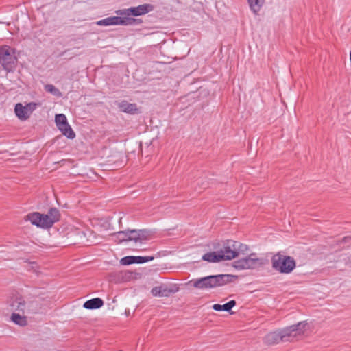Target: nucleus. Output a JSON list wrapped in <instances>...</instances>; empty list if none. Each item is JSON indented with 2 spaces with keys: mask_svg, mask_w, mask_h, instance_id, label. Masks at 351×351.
Listing matches in <instances>:
<instances>
[{
  "mask_svg": "<svg viewBox=\"0 0 351 351\" xmlns=\"http://www.w3.org/2000/svg\"><path fill=\"white\" fill-rule=\"evenodd\" d=\"M60 214L56 208H50L47 214L33 212L25 216V221H29L32 225L43 229L50 228L59 221Z\"/></svg>",
  "mask_w": 351,
  "mask_h": 351,
  "instance_id": "nucleus-1",
  "label": "nucleus"
},
{
  "mask_svg": "<svg viewBox=\"0 0 351 351\" xmlns=\"http://www.w3.org/2000/svg\"><path fill=\"white\" fill-rule=\"evenodd\" d=\"M237 278L232 274L210 275L200 278L193 279L190 281L193 287L199 289H213L223 286Z\"/></svg>",
  "mask_w": 351,
  "mask_h": 351,
  "instance_id": "nucleus-2",
  "label": "nucleus"
},
{
  "mask_svg": "<svg viewBox=\"0 0 351 351\" xmlns=\"http://www.w3.org/2000/svg\"><path fill=\"white\" fill-rule=\"evenodd\" d=\"M272 268L280 274H290L296 267V261L293 257L286 256L279 252L271 259Z\"/></svg>",
  "mask_w": 351,
  "mask_h": 351,
  "instance_id": "nucleus-3",
  "label": "nucleus"
},
{
  "mask_svg": "<svg viewBox=\"0 0 351 351\" xmlns=\"http://www.w3.org/2000/svg\"><path fill=\"white\" fill-rule=\"evenodd\" d=\"M15 49L8 46H0V64L7 73L13 72L17 65Z\"/></svg>",
  "mask_w": 351,
  "mask_h": 351,
  "instance_id": "nucleus-4",
  "label": "nucleus"
},
{
  "mask_svg": "<svg viewBox=\"0 0 351 351\" xmlns=\"http://www.w3.org/2000/svg\"><path fill=\"white\" fill-rule=\"evenodd\" d=\"M266 263L263 258H258L256 254L252 253L249 256L238 259L233 263V267L239 270L258 269Z\"/></svg>",
  "mask_w": 351,
  "mask_h": 351,
  "instance_id": "nucleus-5",
  "label": "nucleus"
},
{
  "mask_svg": "<svg viewBox=\"0 0 351 351\" xmlns=\"http://www.w3.org/2000/svg\"><path fill=\"white\" fill-rule=\"evenodd\" d=\"M246 249L245 245L235 241L227 240L223 243V247L219 252L221 256H223V261H230L237 257L240 251H244Z\"/></svg>",
  "mask_w": 351,
  "mask_h": 351,
  "instance_id": "nucleus-6",
  "label": "nucleus"
},
{
  "mask_svg": "<svg viewBox=\"0 0 351 351\" xmlns=\"http://www.w3.org/2000/svg\"><path fill=\"white\" fill-rule=\"evenodd\" d=\"M307 323L300 322L296 324L286 327L280 330L282 342L292 341L298 336L302 335L305 331Z\"/></svg>",
  "mask_w": 351,
  "mask_h": 351,
  "instance_id": "nucleus-7",
  "label": "nucleus"
},
{
  "mask_svg": "<svg viewBox=\"0 0 351 351\" xmlns=\"http://www.w3.org/2000/svg\"><path fill=\"white\" fill-rule=\"evenodd\" d=\"M124 12L127 16H110L97 21V24L105 26L113 25H129L132 23V19L130 18V16L132 15V8L127 9Z\"/></svg>",
  "mask_w": 351,
  "mask_h": 351,
  "instance_id": "nucleus-8",
  "label": "nucleus"
},
{
  "mask_svg": "<svg viewBox=\"0 0 351 351\" xmlns=\"http://www.w3.org/2000/svg\"><path fill=\"white\" fill-rule=\"evenodd\" d=\"M150 232L145 229H133V251H144L147 248L138 247V244L145 245L146 242L150 239Z\"/></svg>",
  "mask_w": 351,
  "mask_h": 351,
  "instance_id": "nucleus-9",
  "label": "nucleus"
},
{
  "mask_svg": "<svg viewBox=\"0 0 351 351\" xmlns=\"http://www.w3.org/2000/svg\"><path fill=\"white\" fill-rule=\"evenodd\" d=\"M7 303L11 309L15 313L25 314L26 301L24 298L18 293H12L7 300Z\"/></svg>",
  "mask_w": 351,
  "mask_h": 351,
  "instance_id": "nucleus-10",
  "label": "nucleus"
},
{
  "mask_svg": "<svg viewBox=\"0 0 351 351\" xmlns=\"http://www.w3.org/2000/svg\"><path fill=\"white\" fill-rule=\"evenodd\" d=\"M55 121L58 129L62 133L70 139L75 137V134L67 122L66 117L63 114H56Z\"/></svg>",
  "mask_w": 351,
  "mask_h": 351,
  "instance_id": "nucleus-11",
  "label": "nucleus"
},
{
  "mask_svg": "<svg viewBox=\"0 0 351 351\" xmlns=\"http://www.w3.org/2000/svg\"><path fill=\"white\" fill-rule=\"evenodd\" d=\"M179 288L176 286L168 287L167 285H162L156 286L151 290V293L154 297H169L171 294L178 292Z\"/></svg>",
  "mask_w": 351,
  "mask_h": 351,
  "instance_id": "nucleus-12",
  "label": "nucleus"
},
{
  "mask_svg": "<svg viewBox=\"0 0 351 351\" xmlns=\"http://www.w3.org/2000/svg\"><path fill=\"white\" fill-rule=\"evenodd\" d=\"M263 341L267 345L277 344L282 342L280 330L268 333L265 336Z\"/></svg>",
  "mask_w": 351,
  "mask_h": 351,
  "instance_id": "nucleus-13",
  "label": "nucleus"
},
{
  "mask_svg": "<svg viewBox=\"0 0 351 351\" xmlns=\"http://www.w3.org/2000/svg\"><path fill=\"white\" fill-rule=\"evenodd\" d=\"M41 309V304L36 300L26 301L25 314H36Z\"/></svg>",
  "mask_w": 351,
  "mask_h": 351,
  "instance_id": "nucleus-14",
  "label": "nucleus"
},
{
  "mask_svg": "<svg viewBox=\"0 0 351 351\" xmlns=\"http://www.w3.org/2000/svg\"><path fill=\"white\" fill-rule=\"evenodd\" d=\"M112 239L117 243L132 240V230L120 231L111 234Z\"/></svg>",
  "mask_w": 351,
  "mask_h": 351,
  "instance_id": "nucleus-15",
  "label": "nucleus"
},
{
  "mask_svg": "<svg viewBox=\"0 0 351 351\" xmlns=\"http://www.w3.org/2000/svg\"><path fill=\"white\" fill-rule=\"evenodd\" d=\"M154 6L149 3H145L137 7H133V16L144 15L153 11Z\"/></svg>",
  "mask_w": 351,
  "mask_h": 351,
  "instance_id": "nucleus-16",
  "label": "nucleus"
},
{
  "mask_svg": "<svg viewBox=\"0 0 351 351\" xmlns=\"http://www.w3.org/2000/svg\"><path fill=\"white\" fill-rule=\"evenodd\" d=\"M14 112L16 117L21 121H25L30 117L26 107L22 104L18 103L15 105Z\"/></svg>",
  "mask_w": 351,
  "mask_h": 351,
  "instance_id": "nucleus-17",
  "label": "nucleus"
},
{
  "mask_svg": "<svg viewBox=\"0 0 351 351\" xmlns=\"http://www.w3.org/2000/svg\"><path fill=\"white\" fill-rule=\"evenodd\" d=\"M202 259L209 263H219L223 259L219 252H211L204 254Z\"/></svg>",
  "mask_w": 351,
  "mask_h": 351,
  "instance_id": "nucleus-18",
  "label": "nucleus"
},
{
  "mask_svg": "<svg viewBox=\"0 0 351 351\" xmlns=\"http://www.w3.org/2000/svg\"><path fill=\"white\" fill-rule=\"evenodd\" d=\"M236 301L232 300L229 301L228 302L224 304H215L213 306V309H214L216 311H226L230 313V314H232L233 313L231 312L232 308L236 306Z\"/></svg>",
  "mask_w": 351,
  "mask_h": 351,
  "instance_id": "nucleus-19",
  "label": "nucleus"
},
{
  "mask_svg": "<svg viewBox=\"0 0 351 351\" xmlns=\"http://www.w3.org/2000/svg\"><path fill=\"white\" fill-rule=\"evenodd\" d=\"M104 305V301L99 298H95L84 302L83 306L86 309H96Z\"/></svg>",
  "mask_w": 351,
  "mask_h": 351,
  "instance_id": "nucleus-20",
  "label": "nucleus"
},
{
  "mask_svg": "<svg viewBox=\"0 0 351 351\" xmlns=\"http://www.w3.org/2000/svg\"><path fill=\"white\" fill-rule=\"evenodd\" d=\"M24 315L14 312L11 315V320L20 326H25L27 325V317Z\"/></svg>",
  "mask_w": 351,
  "mask_h": 351,
  "instance_id": "nucleus-21",
  "label": "nucleus"
},
{
  "mask_svg": "<svg viewBox=\"0 0 351 351\" xmlns=\"http://www.w3.org/2000/svg\"><path fill=\"white\" fill-rule=\"evenodd\" d=\"M251 10L254 13H257L261 10L265 3V0H247Z\"/></svg>",
  "mask_w": 351,
  "mask_h": 351,
  "instance_id": "nucleus-22",
  "label": "nucleus"
},
{
  "mask_svg": "<svg viewBox=\"0 0 351 351\" xmlns=\"http://www.w3.org/2000/svg\"><path fill=\"white\" fill-rule=\"evenodd\" d=\"M154 259V256H133V264H143L148 261H153Z\"/></svg>",
  "mask_w": 351,
  "mask_h": 351,
  "instance_id": "nucleus-23",
  "label": "nucleus"
},
{
  "mask_svg": "<svg viewBox=\"0 0 351 351\" xmlns=\"http://www.w3.org/2000/svg\"><path fill=\"white\" fill-rule=\"evenodd\" d=\"M133 117L134 115L138 116V121L139 123H145V117L143 114V111L142 110V108H137L135 104H133Z\"/></svg>",
  "mask_w": 351,
  "mask_h": 351,
  "instance_id": "nucleus-24",
  "label": "nucleus"
},
{
  "mask_svg": "<svg viewBox=\"0 0 351 351\" xmlns=\"http://www.w3.org/2000/svg\"><path fill=\"white\" fill-rule=\"evenodd\" d=\"M118 279L121 282H128L132 279V272L130 271H121L118 274Z\"/></svg>",
  "mask_w": 351,
  "mask_h": 351,
  "instance_id": "nucleus-25",
  "label": "nucleus"
},
{
  "mask_svg": "<svg viewBox=\"0 0 351 351\" xmlns=\"http://www.w3.org/2000/svg\"><path fill=\"white\" fill-rule=\"evenodd\" d=\"M45 90L47 92L51 93L52 95H53L55 96H60L61 95V93L60 92V90L56 87H55L53 84L45 85Z\"/></svg>",
  "mask_w": 351,
  "mask_h": 351,
  "instance_id": "nucleus-26",
  "label": "nucleus"
},
{
  "mask_svg": "<svg viewBox=\"0 0 351 351\" xmlns=\"http://www.w3.org/2000/svg\"><path fill=\"white\" fill-rule=\"evenodd\" d=\"M119 107L124 112H132V104H128L126 101H122L121 103H120Z\"/></svg>",
  "mask_w": 351,
  "mask_h": 351,
  "instance_id": "nucleus-27",
  "label": "nucleus"
},
{
  "mask_svg": "<svg viewBox=\"0 0 351 351\" xmlns=\"http://www.w3.org/2000/svg\"><path fill=\"white\" fill-rule=\"evenodd\" d=\"M29 113V114H32V112L36 108L37 104L34 102H31L27 104L26 106H25Z\"/></svg>",
  "mask_w": 351,
  "mask_h": 351,
  "instance_id": "nucleus-28",
  "label": "nucleus"
},
{
  "mask_svg": "<svg viewBox=\"0 0 351 351\" xmlns=\"http://www.w3.org/2000/svg\"><path fill=\"white\" fill-rule=\"evenodd\" d=\"M120 263L121 265H128L132 264V256H128L121 259Z\"/></svg>",
  "mask_w": 351,
  "mask_h": 351,
  "instance_id": "nucleus-29",
  "label": "nucleus"
},
{
  "mask_svg": "<svg viewBox=\"0 0 351 351\" xmlns=\"http://www.w3.org/2000/svg\"><path fill=\"white\" fill-rule=\"evenodd\" d=\"M138 23V19L133 18V25H136Z\"/></svg>",
  "mask_w": 351,
  "mask_h": 351,
  "instance_id": "nucleus-30",
  "label": "nucleus"
},
{
  "mask_svg": "<svg viewBox=\"0 0 351 351\" xmlns=\"http://www.w3.org/2000/svg\"><path fill=\"white\" fill-rule=\"evenodd\" d=\"M138 247H140V248H145L144 247V245H141L140 244H138Z\"/></svg>",
  "mask_w": 351,
  "mask_h": 351,
  "instance_id": "nucleus-31",
  "label": "nucleus"
},
{
  "mask_svg": "<svg viewBox=\"0 0 351 351\" xmlns=\"http://www.w3.org/2000/svg\"><path fill=\"white\" fill-rule=\"evenodd\" d=\"M117 13H118V14L119 13L120 14H123V11L119 10V12H117Z\"/></svg>",
  "mask_w": 351,
  "mask_h": 351,
  "instance_id": "nucleus-32",
  "label": "nucleus"
},
{
  "mask_svg": "<svg viewBox=\"0 0 351 351\" xmlns=\"http://www.w3.org/2000/svg\"><path fill=\"white\" fill-rule=\"evenodd\" d=\"M129 313H130V311H126L127 314H129Z\"/></svg>",
  "mask_w": 351,
  "mask_h": 351,
  "instance_id": "nucleus-33",
  "label": "nucleus"
}]
</instances>
